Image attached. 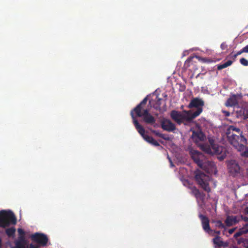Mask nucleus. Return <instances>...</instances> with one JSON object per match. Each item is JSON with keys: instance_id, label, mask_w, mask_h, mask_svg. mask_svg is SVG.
<instances>
[{"instance_id": "nucleus-18", "label": "nucleus", "mask_w": 248, "mask_h": 248, "mask_svg": "<svg viewBox=\"0 0 248 248\" xmlns=\"http://www.w3.org/2000/svg\"><path fill=\"white\" fill-rule=\"evenodd\" d=\"M238 102L236 95H233L228 99L226 106L228 107H234L238 105Z\"/></svg>"}, {"instance_id": "nucleus-13", "label": "nucleus", "mask_w": 248, "mask_h": 248, "mask_svg": "<svg viewBox=\"0 0 248 248\" xmlns=\"http://www.w3.org/2000/svg\"><path fill=\"white\" fill-rule=\"evenodd\" d=\"M161 127L164 130L168 132H172L176 129L175 124L168 119H165L161 122Z\"/></svg>"}, {"instance_id": "nucleus-19", "label": "nucleus", "mask_w": 248, "mask_h": 248, "mask_svg": "<svg viewBox=\"0 0 248 248\" xmlns=\"http://www.w3.org/2000/svg\"><path fill=\"white\" fill-rule=\"evenodd\" d=\"M213 243L217 245V247H220L221 246H223V247L225 248L227 247L228 245L227 243H224L220 238V237L219 236H216L213 240Z\"/></svg>"}, {"instance_id": "nucleus-41", "label": "nucleus", "mask_w": 248, "mask_h": 248, "mask_svg": "<svg viewBox=\"0 0 248 248\" xmlns=\"http://www.w3.org/2000/svg\"><path fill=\"white\" fill-rule=\"evenodd\" d=\"M243 227L245 228V229H248V222H246V224L245 225H244Z\"/></svg>"}, {"instance_id": "nucleus-28", "label": "nucleus", "mask_w": 248, "mask_h": 248, "mask_svg": "<svg viewBox=\"0 0 248 248\" xmlns=\"http://www.w3.org/2000/svg\"><path fill=\"white\" fill-rule=\"evenodd\" d=\"M246 145H245V148L243 150V152L241 155L242 156L248 157V147L246 146Z\"/></svg>"}, {"instance_id": "nucleus-33", "label": "nucleus", "mask_w": 248, "mask_h": 248, "mask_svg": "<svg viewBox=\"0 0 248 248\" xmlns=\"http://www.w3.org/2000/svg\"><path fill=\"white\" fill-rule=\"evenodd\" d=\"M17 231L18 232L19 235H25V232L22 229L19 228L18 229Z\"/></svg>"}, {"instance_id": "nucleus-17", "label": "nucleus", "mask_w": 248, "mask_h": 248, "mask_svg": "<svg viewBox=\"0 0 248 248\" xmlns=\"http://www.w3.org/2000/svg\"><path fill=\"white\" fill-rule=\"evenodd\" d=\"M191 192L197 200L199 199L202 202H203L205 200V194L203 192H200V190L195 186L191 188Z\"/></svg>"}, {"instance_id": "nucleus-2", "label": "nucleus", "mask_w": 248, "mask_h": 248, "mask_svg": "<svg viewBox=\"0 0 248 248\" xmlns=\"http://www.w3.org/2000/svg\"><path fill=\"white\" fill-rule=\"evenodd\" d=\"M242 133L240 128L233 125L229 126L226 132L229 142L239 151H243L245 145L247 143V139Z\"/></svg>"}, {"instance_id": "nucleus-24", "label": "nucleus", "mask_w": 248, "mask_h": 248, "mask_svg": "<svg viewBox=\"0 0 248 248\" xmlns=\"http://www.w3.org/2000/svg\"><path fill=\"white\" fill-rule=\"evenodd\" d=\"M163 101L162 99L159 98L158 97H156V100L155 103L154 105V108L156 110H160L161 101Z\"/></svg>"}, {"instance_id": "nucleus-9", "label": "nucleus", "mask_w": 248, "mask_h": 248, "mask_svg": "<svg viewBox=\"0 0 248 248\" xmlns=\"http://www.w3.org/2000/svg\"><path fill=\"white\" fill-rule=\"evenodd\" d=\"M200 168L208 174H216L217 172L214 162L211 161L205 160L203 165Z\"/></svg>"}, {"instance_id": "nucleus-44", "label": "nucleus", "mask_w": 248, "mask_h": 248, "mask_svg": "<svg viewBox=\"0 0 248 248\" xmlns=\"http://www.w3.org/2000/svg\"><path fill=\"white\" fill-rule=\"evenodd\" d=\"M185 89V86H183L182 87V89L181 90V91H184Z\"/></svg>"}, {"instance_id": "nucleus-50", "label": "nucleus", "mask_w": 248, "mask_h": 248, "mask_svg": "<svg viewBox=\"0 0 248 248\" xmlns=\"http://www.w3.org/2000/svg\"><path fill=\"white\" fill-rule=\"evenodd\" d=\"M215 248H220V247H216Z\"/></svg>"}, {"instance_id": "nucleus-22", "label": "nucleus", "mask_w": 248, "mask_h": 248, "mask_svg": "<svg viewBox=\"0 0 248 248\" xmlns=\"http://www.w3.org/2000/svg\"><path fill=\"white\" fill-rule=\"evenodd\" d=\"M16 232V229L14 227L8 228L6 230L5 232L9 237L14 236Z\"/></svg>"}, {"instance_id": "nucleus-45", "label": "nucleus", "mask_w": 248, "mask_h": 248, "mask_svg": "<svg viewBox=\"0 0 248 248\" xmlns=\"http://www.w3.org/2000/svg\"><path fill=\"white\" fill-rule=\"evenodd\" d=\"M226 116H229V112H226Z\"/></svg>"}, {"instance_id": "nucleus-10", "label": "nucleus", "mask_w": 248, "mask_h": 248, "mask_svg": "<svg viewBox=\"0 0 248 248\" xmlns=\"http://www.w3.org/2000/svg\"><path fill=\"white\" fill-rule=\"evenodd\" d=\"M228 169L229 173L233 176L239 173L240 170V167L235 160H231L229 162Z\"/></svg>"}, {"instance_id": "nucleus-14", "label": "nucleus", "mask_w": 248, "mask_h": 248, "mask_svg": "<svg viewBox=\"0 0 248 248\" xmlns=\"http://www.w3.org/2000/svg\"><path fill=\"white\" fill-rule=\"evenodd\" d=\"M204 101L202 99L199 98H194L191 100L188 106V107L190 108H197L196 111H197L199 108H201L202 111V107L204 106Z\"/></svg>"}, {"instance_id": "nucleus-20", "label": "nucleus", "mask_w": 248, "mask_h": 248, "mask_svg": "<svg viewBox=\"0 0 248 248\" xmlns=\"http://www.w3.org/2000/svg\"><path fill=\"white\" fill-rule=\"evenodd\" d=\"M151 132L152 133H153L156 136H157V137H158L159 138H161L164 139V140H170V138L168 136L165 135V134L160 133L157 130L151 129Z\"/></svg>"}, {"instance_id": "nucleus-3", "label": "nucleus", "mask_w": 248, "mask_h": 248, "mask_svg": "<svg viewBox=\"0 0 248 248\" xmlns=\"http://www.w3.org/2000/svg\"><path fill=\"white\" fill-rule=\"evenodd\" d=\"M147 100V97H145L139 104L131 110L130 115L133 123L134 120H137L136 117H142L144 122L147 124H153L155 123V118L150 113L149 109L146 108Z\"/></svg>"}, {"instance_id": "nucleus-27", "label": "nucleus", "mask_w": 248, "mask_h": 248, "mask_svg": "<svg viewBox=\"0 0 248 248\" xmlns=\"http://www.w3.org/2000/svg\"><path fill=\"white\" fill-rule=\"evenodd\" d=\"M16 242L27 243L25 235H19L18 239Z\"/></svg>"}, {"instance_id": "nucleus-36", "label": "nucleus", "mask_w": 248, "mask_h": 248, "mask_svg": "<svg viewBox=\"0 0 248 248\" xmlns=\"http://www.w3.org/2000/svg\"><path fill=\"white\" fill-rule=\"evenodd\" d=\"M29 248H40V247L36 245L33 244H30L29 245Z\"/></svg>"}, {"instance_id": "nucleus-37", "label": "nucleus", "mask_w": 248, "mask_h": 248, "mask_svg": "<svg viewBox=\"0 0 248 248\" xmlns=\"http://www.w3.org/2000/svg\"><path fill=\"white\" fill-rule=\"evenodd\" d=\"M244 53H248V45L242 48Z\"/></svg>"}, {"instance_id": "nucleus-39", "label": "nucleus", "mask_w": 248, "mask_h": 248, "mask_svg": "<svg viewBox=\"0 0 248 248\" xmlns=\"http://www.w3.org/2000/svg\"><path fill=\"white\" fill-rule=\"evenodd\" d=\"M243 53H244V52H243V50L242 49L240 51H238L236 54L238 56L239 55H241Z\"/></svg>"}, {"instance_id": "nucleus-30", "label": "nucleus", "mask_w": 248, "mask_h": 248, "mask_svg": "<svg viewBox=\"0 0 248 248\" xmlns=\"http://www.w3.org/2000/svg\"><path fill=\"white\" fill-rule=\"evenodd\" d=\"M239 231L242 232L243 235L248 232V229H245V228L242 227L239 230Z\"/></svg>"}, {"instance_id": "nucleus-21", "label": "nucleus", "mask_w": 248, "mask_h": 248, "mask_svg": "<svg viewBox=\"0 0 248 248\" xmlns=\"http://www.w3.org/2000/svg\"><path fill=\"white\" fill-rule=\"evenodd\" d=\"M232 63V61L231 60H228L226 62L217 65V69L221 70L224 68H226L227 67L230 66Z\"/></svg>"}, {"instance_id": "nucleus-8", "label": "nucleus", "mask_w": 248, "mask_h": 248, "mask_svg": "<svg viewBox=\"0 0 248 248\" xmlns=\"http://www.w3.org/2000/svg\"><path fill=\"white\" fill-rule=\"evenodd\" d=\"M31 238L33 242L37 243L38 246L39 247L46 246L48 241V239L46 235L38 232L32 234Z\"/></svg>"}, {"instance_id": "nucleus-32", "label": "nucleus", "mask_w": 248, "mask_h": 248, "mask_svg": "<svg viewBox=\"0 0 248 248\" xmlns=\"http://www.w3.org/2000/svg\"><path fill=\"white\" fill-rule=\"evenodd\" d=\"M243 243L244 247L245 248H248V239H243Z\"/></svg>"}, {"instance_id": "nucleus-5", "label": "nucleus", "mask_w": 248, "mask_h": 248, "mask_svg": "<svg viewBox=\"0 0 248 248\" xmlns=\"http://www.w3.org/2000/svg\"><path fill=\"white\" fill-rule=\"evenodd\" d=\"M16 223V218L13 212L5 210L0 211V227L5 228Z\"/></svg>"}, {"instance_id": "nucleus-46", "label": "nucleus", "mask_w": 248, "mask_h": 248, "mask_svg": "<svg viewBox=\"0 0 248 248\" xmlns=\"http://www.w3.org/2000/svg\"><path fill=\"white\" fill-rule=\"evenodd\" d=\"M194 76V74H193L191 76H190V78H192Z\"/></svg>"}, {"instance_id": "nucleus-43", "label": "nucleus", "mask_w": 248, "mask_h": 248, "mask_svg": "<svg viewBox=\"0 0 248 248\" xmlns=\"http://www.w3.org/2000/svg\"><path fill=\"white\" fill-rule=\"evenodd\" d=\"M237 55L236 54H235L233 56V58L234 59H235L237 57Z\"/></svg>"}, {"instance_id": "nucleus-40", "label": "nucleus", "mask_w": 248, "mask_h": 248, "mask_svg": "<svg viewBox=\"0 0 248 248\" xmlns=\"http://www.w3.org/2000/svg\"><path fill=\"white\" fill-rule=\"evenodd\" d=\"M245 213L248 215V207H247L244 210Z\"/></svg>"}, {"instance_id": "nucleus-35", "label": "nucleus", "mask_w": 248, "mask_h": 248, "mask_svg": "<svg viewBox=\"0 0 248 248\" xmlns=\"http://www.w3.org/2000/svg\"><path fill=\"white\" fill-rule=\"evenodd\" d=\"M242 235V233L240 232L239 231L237 232L236 233H235L234 235V237L236 238Z\"/></svg>"}, {"instance_id": "nucleus-47", "label": "nucleus", "mask_w": 248, "mask_h": 248, "mask_svg": "<svg viewBox=\"0 0 248 248\" xmlns=\"http://www.w3.org/2000/svg\"><path fill=\"white\" fill-rule=\"evenodd\" d=\"M170 164L172 166H173V165L172 164V161L170 160Z\"/></svg>"}, {"instance_id": "nucleus-29", "label": "nucleus", "mask_w": 248, "mask_h": 248, "mask_svg": "<svg viewBox=\"0 0 248 248\" xmlns=\"http://www.w3.org/2000/svg\"><path fill=\"white\" fill-rule=\"evenodd\" d=\"M240 62L241 64L244 66H248V60L244 58H242L240 60Z\"/></svg>"}, {"instance_id": "nucleus-11", "label": "nucleus", "mask_w": 248, "mask_h": 248, "mask_svg": "<svg viewBox=\"0 0 248 248\" xmlns=\"http://www.w3.org/2000/svg\"><path fill=\"white\" fill-rule=\"evenodd\" d=\"M196 59L195 56H190L185 62L184 67L187 69L188 68L189 71L192 72L197 69L196 65V61H194Z\"/></svg>"}, {"instance_id": "nucleus-31", "label": "nucleus", "mask_w": 248, "mask_h": 248, "mask_svg": "<svg viewBox=\"0 0 248 248\" xmlns=\"http://www.w3.org/2000/svg\"><path fill=\"white\" fill-rule=\"evenodd\" d=\"M220 48L222 50H226L228 48V46L225 42H223L220 45Z\"/></svg>"}, {"instance_id": "nucleus-4", "label": "nucleus", "mask_w": 248, "mask_h": 248, "mask_svg": "<svg viewBox=\"0 0 248 248\" xmlns=\"http://www.w3.org/2000/svg\"><path fill=\"white\" fill-rule=\"evenodd\" d=\"M201 113V108L198 109L197 111H195L193 113H191L190 111L184 110L182 113L176 110H172L170 113V117L172 120L179 124H180L185 121L190 122Z\"/></svg>"}, {"instance_id": "nucleus-1", "label": "nucleus", "mask_w": 248, "mask_h": 248, "mask_svg": "<svg viewBox=\"0 0 248 248\" xmlns=\"http://www.w3.org/2000/svg\"><path fill=\"white\" fill-rule=\"evenodd\" d=\"M192 138L195 142L198 145L203 151L209 154H220L222 151V148L215 143V140L212 138H209V145L205 143L198 144L199 141H202L205 139V136L201 131H193Z\"/></svg>"}, {"instance_id": "nucleus-48", "label": "nucleus", "mask_w": 248, "mask_h": 248, "mask_svg": "<svg viewBox=\"0 0 248 248\" xmlns=\"http://www.w3.org/2000/svg\"><path fill=\"white\" fill-rule=\"evenodd\" d=\"M199 74H199V73H198V74H197V76H196V78H197V77L199 76Z\"/></svg>"}, {"instance_id": "nucleus-34", "label": "nucleus", "mask_w": 248, "mask_h": 248, "mask_svg": "<svg viewBox=\"0 0 248 248\" xmlns=\"http://www.w3.org/2000/svg\"><path fill=\"white\" fill-rule=\"evenodd\" d=\"M240 219V220H244V221L246 222H248V217H244L242 215H241L240 217H239Z\"/></svg>"}, {"instance_id": "nucleus-15", "label": "nucleus", "mask_w": 248, "mask_h": 248, "mask_svg": "<svg viewBox=\"0 0 248 248\" xmlns=\"http://www.w3.org/2000/svg\"><path fill=\"white\" fill-rule=\"evenodd\" d=\"M199 217L201 220L202 227L204 231L208 233L212 232V230L211 229L209 225V218L206 216L202 214H200Z\"/></svg>"}, {"instance_id": "nucleus-16", "label": "nucleus", "mask_w": 248, "mask_h": 248, "mask_svg": "<svg viewBox=\"0 0 248 248\" xmlns=\"http://www.w3.org/2000/svg\"><path fill=\"white\" fill-rule=\"evenodd\" d=\"M240 221L238 216H228L227 217L225 223L227 227H231L238 223Z\"/></svg>"}, {"instance_id": "nucleus-12", "label": "nucleus", "mask_w": 248, "mask_h": 248, "mask_svg": "<svg viewBox=\"0 0 248 248\" xmlns=\"http://www.w3.org/2000/svg\"><path fill=\"white\" fill-rule=\"evenodd\" d=\"M192 158L194 162L200 168L204 162L205 159L204 155L201 153L195 151L192 155Z\"/></svg>"}, {"instance_id": "nucleus-23", "label": "nucleus", "mask_w": 248, "mask_h": 248, "mask_svg": "<svg viewBox=\"0 0 248 248\" xmlns=\"http://www.w3.org/2000/svg\"><path fill=\"white\" fill-rule=\"evenodd\" d=\"M195 58L199 61L203 63H210L213 62L212 60L211 59L202 58L198 56H195Z\"/></svg>"}, {"instance_id": "nucleus-42", "label": "nucleus", "mask_w": 248, "mask_h": 248, "mask_svg": "<svg viewBox=\"0 0 248 248\" xmlns=\"http://www.w3.org/2000/svg\"><path fill=\"white\" fill-rule=\"evenodd\" d=\"M214 232H215V233H216L217 235H219L220 233V232L219 231H215Z\"/></svg>"}, {"instance_id": "nucleus-6", "label": "nucleus", "mask_w": 248, "mask_h": 248, "mask_svg": "<svg viewBox=\"0 0 248 248\" xmlns=\"http://www.w3.org/2000/svg\"><path fill=\"white\" fill-rule=\"evenodd\" d=\"M134 125L139 133L142 136L145 140L155 146H160L159 143L153 137L145 134V130L144 127L139 123L137 120H134Z\"/></svg>"}, {"instance_id": "nucleus-7", "label": "nucleus", "mask_w": 248, "mask_h": 248, "mask_svg": "<svg viewBox=\"0 0 248 248\" xmlns=\"http://www.w3.org/2000/svg\"><path fill=\"white\" fill-rule=\"evenodd\" d=\"M195 180L204 190L208 193L211 192V188L208 183L209 180V176L208 175L199 171L195 175Z\"/></svg>"}, {"instance_id": "nucleus-49", "label": "nucleus", "mask_w": 248, "mask_h": 248, "mask_svg": "<svg viewBox=\"0 0 248 248\" xmlns=\"http://www.w3.org/2000/svg\"><path fill=\"white\" fill-rule=\"evenodd\" d=\"M247 117L248 118V111H247Z\"/></svg>"}, {"instance_id": "nucleus-38", "label": "nucleus", "mask_w": 248, "mask_h": 248, "mask_svg": "<svg viewBox=\"0 0 248 248\" xmlns=\"http://www.w3.org/2000/svg\"><path fill=\"white\" fill-rule=\"evenodd\" d=\"M236 228H232L231 229L229 230L228 232L229 234H232L235 230Z\"/></svg>"}, {"instance_id": "nucleus-26", "label": "nucleus", "mask_w": 248, "mask_h": 248, "mask_svg": "<svg viewBox=\"0 0 248 248\" xmlns=\"http://www.w3.org/2000/svg\"><path fill=\"white\" fill-rule=\"evenodd\" d=\"M26 245L27 243L15 242V247L14 248H26Z\"/></svg>"}, {"instance_id": "nucleus-25", "label": "nucleus", "mask_w": 248, "mask_h": 248, "mask_svg": "<svg viewBox=\"0 0 248 248\" xmlns=\"http://www.w3.org/2000/svg\"><path fill=\"white\" fill-rule=\"evenodd\" d=\"M212 222L215 224L216 227L219 229H225V225L222 223V222L220 220H213Z\"/></svg>"}]
</instances>
